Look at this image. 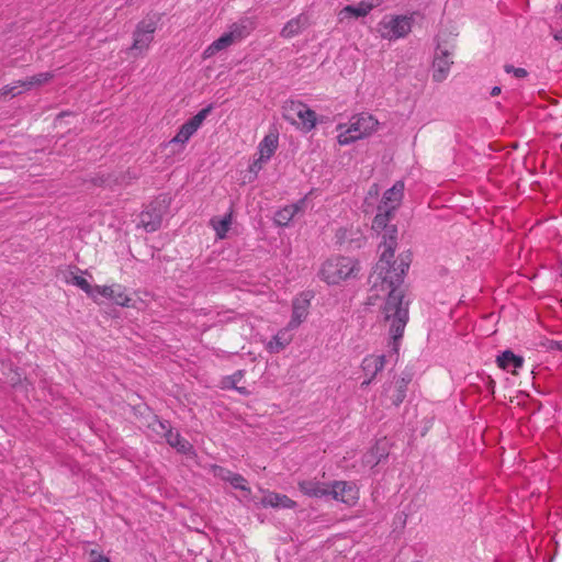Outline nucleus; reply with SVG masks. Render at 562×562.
<instances>
[{
    "label": "nucleus",
    "mask_w": 562,
    "mask_h": 562,
    "mask_svg": "<svg viewBox=\"0 0 562 562\" xmlns=\"http://www.w3.org/2000/svg\"><path fill=\"white\" fill-rule=\"evenodd\" d=\"M155 30L156 26L153 22H139L134 32V42L131 49L139 53L147 50L154 40Z\"/></svg>",
    "instance_id": "9d476101"
},
{
    "label": "nucleus",
    "mask_w": 562,
    "mask_h": 562,
    "mask_svg": "<svg viewBox=\"0 0 562 562\" xmlns=\"http://www.w3.org/2000/svg\"><path fill=\"white\" fill-rule=\"evenodd\" d=\"M23 92H24L23 89L19 85V80H16L10 85H5L2 88H0V98L8 97V95H10L11 98H14V97L22 94Z\"/></svg>",
    "instance_id": "7c9ffc66"
},
{
    "label": "nucleus",
    "mask_w": 562,
    "mask_h": 562,
    "mask_svg": "<svg viewBox=\"0 0 562 562\" xmlns=\"http://www.w3.org/2000/svg\"><path fill=\"white\" fill-rule=\"evenodd\" d=\"M504 70L507 74H513L516 78H525L528 76V71L525 68H516L513 65L506 64Z\"/></svg>",
    "instance_id": "f704fd0d"
},
{
    "label": "nucleus",
    "mask_w": 562,
    "mask_h": 562,
    "mask_svg": "<svg viewBox=\"0 0 562 562\" xmlns=\"http://www.w3.org/2000/svg\"><path fill=\"white\" fill-rule=\"evenodd\" d=\"M411 382V378H401L395 382V393L391 396L392 403L398 406L403 403L406 397L407 386Z\"/></svg>",
    "instance_id": "c756f323"
},
{
    "label": "nucleus",
    "mask_w": 562,
    "mask_h": 562,
    "mask_svg": "<svg viewBox=\"0 0 562 562\" xmlns=\"http://www.w3.org/2000/svg\"><path fill=\"white\" fill-rule=\"evenodd\" d=\"M261 505L263 507H271V508H295L296 502L291 499L289 496L271 491H265L263 496L260 501Z\"/></svg>",
    "instance_id": "f3484780"
},
{
    "label": "nucleus",
    "mask_w": 562,
    "mask_h": 562,
    "mask_svg": "<svg viewBox=\"0 0 562 562\" xmlns=\"http://www.w3.org/2000/svg\"><path fill=\"white\" fill-rule=\"evenodd\" d=\"M211 112V106L202 109L178 131V143H186L201 127L202 123Z\"/></svg>",
    "instance_id": "ddd939ff"
},
{
    "label": "nucleus",
    "mask_w": 562,
    "mask_h": 562,
    "mask_svg": "<svg viewBox=\"0 0 562 562\" xmlns=\"http://www.w3.org/2000/svg\"><path fill=\"white\" fill-rule=\"evenodd\" d=\"M183 453L187 456L188 459L194 460L195 452L193 450L192 445L187 440H181L178 437V453Z\"/></svg>",
    "instance_id": "473e14b6"
},
{
    "label": "nucleus",
    "mask_w": 562,
    "mask_h": 562,
    "mask_svg": "<svg viewBox=\"0 0 562 562\" xmlns=\"http://www.w3.org/2000/svg\"><path fill=\"white\" fill-rule=\"evenodd\" d=\"M209 562H211V561H209Z\"/></svg>",
    "instance_id": "a19ab883"
},
{
    "label": "nucleus",
    "mask_w": 562,
    "mask_h": 562,
    "mask_svg": "<svg viewBox=\"0 0 562 562\" xmlns=\"http://www.w3.org/2000/svg\"><path fill=\"white\" fill-rule=\"evenodd\" d=\"M306 24H307V16L300 14V15L289 20L284 24V26L282 27V30L280 32V35L286 40L292 38V37L299 35L304 30Z\"/></svg>",
    "instance_id": "6ab92c4d"
},
{
    "label": "nucleus",
    "mask_w": 562,
    "mask_h": 562,
    "mask_svg": "<svg viewBox=\"0 0 562 562\" xmlns=\"http://www.w3.org/2000/svg\"><path fill=\"white\" fill-rule=\"evenodd\" d=\"M451 49L452 46H441L438 45L436 56L432 63V75L431 78L435 82H442L447 79L451 65L453 64L451 59Z\"/></svg>",
    "instance_id": "0eeeda50"
},
{
    "label": "nucleus",
    "mask_w": 562,
    "mask_h": 562,
    "mask_svg": "<svg viewBox=\"0 0 562 562\" xmlns=\"http://www.w3.org/2000/svg\"><path fill=\"white\" fill-rule=\"evenodd\" d=\"M244 375V371L238 370L234 372L232 375L225 376L221 382L222 389H234L241 395H249L250 392L247 390V387L238 385L243 381Z\"/></svg>",
    "instance_id": "393cba45"
},
{
    "label": "nucleus",
    "mask_w": 562,
    "mask_h": 562,
    "mask_svg": "<svg viewBox=\"0 0 562 562\" xmlns=\"http://www.w3.org/2000/svg\"><path fill=\"white\" fill-rule=\"evenodd\" d=\"M328 496L335 502L342 503L348 507H353L359 502L360 488L353 481L335 480L329 482Z\"/></svg>",
    "instance_id": "423d86ee"
},
{
    "label": "nucleus",
    "mask_w": 562,
    "mask_h": 562,
    "mask_svg": "<svg viewBox=\"0 0 562 562\" xmlns=\"http://www.w3.org/2000/svg\"><path fill=\"white\" fill-rule=\"evenodd\" d=\"M389 452L386 450L385 443L378 442L373 446L370 451L364 456L363 462L370 467H375L382 460L386 459Z\"/></svg>",
    "instance_id": "a878e982"
},
{
    "label": "nucleus",
    "mask_w": 562,
    "mask_h": 562,
    "mask_svg": "<svg viewBox=\"0 0 562 562\" xmlns=\"http://www.w3.org/2000/svg\"><path fill=\"white\" fill-rule=\"evenodd\" d=\"M413 14H386L376 25L380 37L386 41L405 38L413 29Z\"/></svg>",
    "instance_id": "20e7f679"
},
{
    "label": "nucleus",
    "mask_w": 562,
    "mask_h": 562,
    "mask_svg": "<svg viewBox=\"0 0 562 562\" xmlns=\"http://www.w3.org/2000/svg\"><path fill=\"white\" fill-rule=\"evenodd\" d=\"M278 148V136L268 134L258 145L259 157L250 166V171L257 172L262 168V164L268 161Z\"/></svg>",
    "instance_id": "1a4fd4ad"
},
{
    "label": "nucleus",
    "mask_w": 562,
    "mask_h": 562,
    "mask_svg": "<svg viewBox=\"0 0 562 562\" xmlns=\"http://www.w3.org/2000/svg\"><path fill=\"white\" fill-rule=\"evenodd\" d=\"M233 44H235V42L226 33H223L217 40H215L205 48L203 56L204 58L212 57L218 52L232 46Z\"/></svg>",
    "instance_id": "bb28decb"
},
{
    "label": "nucleus",
    "mask_w": 562,
    "mask_h": 562,
    "mask_svg": "<svg viewBox=\"0 0 562 562\" xmlns=\"http://www.w3.org/2000/svg\"><path fill=\"white\" fill-rule=\"evenodd\" d=\"M373 380H374V379L366 378V379L363 380V382L361 383V387H367V386H369V385L372 383V381H373Z\"/></svg>",
    "instance_id": "58836bf2"
},
{
    "label": "nucleus",
    "mask_w": 562,
    "mask_h": 562,
    "mask_svg": "<svg viewBox=\"0 0 562 562\" xmlns=\"http://www.w3.org/2000/svg\"><path fill=\"white\" fill-rule=\"evenodd\" d=\"M136 173L130 171L121 172L120 175H109L106 177H98L93 179V183L102 187H122L131 183L133 179H136Z\"/></svg>",
    "instance_id": "a211bd4d"
},
{
    "label": "nucleus",
    "mask_w": 562,
    "mask_h": 562,
    "mask_svg": "<svg viewBox=\"0 0 562 562\" xmlns=\"http://www.w3.org/2000/svg\"><path fill=\"white\" fill-rule=\"evenodd\" d=\"M233 222V211L231 210L223 217H213L210 221V225L215 231V235L218 239H224L227 232L231 228Z\"/></svg>",
    "instance_id": "b1692460"
},
{
    "label": "nucleus",
    "mask_w": 562,
    "mask_h": 562,
    "mask_svg": "<svg viewBox=\"0 0 562 562\" xmlns=\"http://www.w3.org/2000/svg\"><path fill=\"white\" fill-rule=\"evenodd\" d=\"M161 225V215L155 210H145L139 215V226L146 232H155Z\"/></svg>",
    "instance_id": "5701e85b"
},
{
    "label": "nucleus",
    "mask_w": 562,
    "mask_h": 562,
    "mask_svg": "<svg viewBox=\"0 0 562 562\" xmlns=\"http://www.w3.org/2000/svg\"><path fill=\"white\" fill-rule=\"evenodd\" d=\"M499 93H501L499 87H494L491 91V95H493V97L498 95Z\"/></svg>",
    "instance_id": "ea45409f"
},
{
    "label": "nucleus",
    "mask_w": 562,
    "mask_h": 562,
    "mask_svg": "<svg viewBox=\"0 0 562 562\" xmlns=\"http://www.w3.org/2000/svg\"><path fill=\"white\" fill-rule=\"evenodd\" d=\"M95 295H101L112 300L120 306H130L131 297L126 294L125 288L121 284L114 285H95Z\"/></svg>",
    "instance_id": "4468645a"
},
{
    "label": "nucleus",
    "mask_w": 562,
    "mask_h": 562,
    "mask_svg": "<svg viewBox=\"0 0 562 562\" xmlns=\"http://www.w3.org/2000/svg\"><path fill=\"white\" fill-rule=\"evenodd\" d=\"M299 491L307 497L323 498L329 493V482L319 481L317 477L304 479L297 482Z\"/></svg>",
    "instance_id": "9b49d317"
},
{
    "label": "nucleus",
    "mask_w": 562,
    "mask_h": 562,
    "mask_svg": "<svg viewBox=\"0 0 562 562\" xmlns=\"http://www.w3.org/2000/svg\"><path fill=\"white\" fill-rule=\"evenodd\" d=\"M54 77L55 74L53 71L40 72L25 79H20L19 85L23 91H30L33 88H37L49 82Z\"/></svg>",
    "instance_id": "4be33fe9"
},
{
    "label": "nucleus",
    "mask_w": 562,
    "mask_h": 562,
    "mask_svg": "<svg viewBox=\"0 0 562 562\" xmlns=\"http://www.w3.org/2000/svg\"><path fill=\"white\" fill-rule=\"evenodd\" d=\"M67 283L78 286L88 296L95 300V286H92L87 279L82 276H78L74 272L69 273V277L66 279Z\"/></svg>",
    "instance_id": "c85d7f7f"
},
{
    "label": "nucleus",
    "mask_w": 562,
    "mask_h": 562,
    "mask_svg": "<svg viewBox=\"0 0 562 562\" xmlns=\"http://www.w3.org/2000/svg\"><path fill=\"white\" fill-rule=\"evenodd\" d=\"M256 29V21L252 18L244 16L232 23L225 32L235 43H238L249 36Z\"/></svg>",
    "instance_id": "2eb2a0df"
},
{
    "label": "nucleus",
    "mask_w": 562,
    "mask_h": 562,
    "mask_svg": "<svg viewBox=\"0 0 562 562\" xmlns=\"http://www.w3.org/2000/svg\"><path fill=\"white\" fill-rule=\"evenodd\" d=\"M379 122L370 114H359L351 117L349 124H339L337 131L338 144L340 146L349 145L356 140L362 139L378 130Z\"/></svg>",
    "instance_id": "7ed1b4c3"
},
{
    "label": "nucleus",
    "mask_w": 562,
    "mask_h": 562,
    "mask_svg": "<svg viewBox=\"0 0 562 562\" xmlns=\"http://www.w3.org/2000/svg\"><path fill=\"white\" fill-rule=\"evenodd\" d=\"M284 119L305 133L316 125V113L300 101H290L284 106Z\"/></svg>",
    "instance_id": "39448f33"
},
{
    "label": "nucleus",
    "mask_w": 562,
    "mask_h": 562,
    "mask_svg": "<svg viewBox=\"0 0 562 562\" xmlns=\"http://www.w3.org/2000/svg\"><path fill=\"white\" fill-rule=\"evenodd\" d=\"M386 359L384 355H368L361 361V371L364 378L375 379V376L384 369Z\"/></svg>",
    "instance_id": "dca6fc26"
},
{
    "label": "nucleus",
    "mask_w": 562,
    "mask_h": 562,
    "mask_svg": "<svg viewBox=\"0 0 562 562\" xmlns=\"http://www.w3.org/2000/svg\"><path fill=\"white\" fill-rule=\"evenodd\" d=\"M229 483L236 490L247 492L248 494L251 493V490L248 486L247 480L238 473L233 474V476L229 480Z\"/></svg>",
    "instance_id": "2f4dec72"
},
{
    "label": "nucleus",
    "mask_w": 562,
    "mask_h": 562,
    "mask_svg": "<svg viewBox=\"0 0 562 562\" xmlns=\"http://www.w3.org/2000/svg\"><path fill=\"white\" fill-rule=\"evenodd\" d=\"M288 327L279 330L272 339L266 345V349L270 353H279L292 341V335L288 333Z\"/></svg>",
    "instance_id": "aec40b11"
},
{
    "label": "nucleus",
    "mask_w": 562,
    "mask_h": 562,
    "mask_svg": "<svg viewBox=\"0 0 562 562\" xmlns=\"http://www.w3.org/2000/svg\"><path fill=\"white\" fill-rule=\"evenodd\" d=\"M382 2L383 0H361L356 5H346L339 11L338 19L344 21L351 18H366L373 9L380 7Z\"/></svg>",
    "instance_id": "6e6552de"
},
{
    "label": "nucleus",
    "mask_w": 562,
    "mask_h": 562,
    "mask_svg": "<svg viewBox=\"0 0 562 562\" xmlns=\"http://www.w3.org/2000/svg\"><path fill=\"white\" fill-rule=\"evenodd\" d=\"M310 296L302 293L292 302V316L288 323V329L297 328L307 317L310 310Z\"/></svg>",
    "instance_id": "f8f14e48"
},
{
    "label": "nucleus",
    "mask_w": 562,
    "mask_h": 562,
    "mask_svg": "<svg viewBox=\"0 0 562 562\" xmlns=\"http://www.w3.org/2000/svg\"><path fill=\"white\" fill-rule=\"evenodd\" d=\"M498 367L502 369H510L514 368L513 373H516V369L521 368L524 364V359L521 357L516 356L512 351L507 350L502 353L497 358Z\"/></svg>",
    "instance_id": "cd10ccee"
},
{
    "label": "nucleus",
    "mask_w": 562,
    "mask_h": 562,
    "mask_svg": "<svg viewBox=\"0 0 562 562\" xmlns=\"http://www.w3.org/2000/svg\"><path fill=\"white\" fill-rule=\"evenodd\" d=\"M404 196V183L397 181L386 190L378 205V212L372 221V229L380 233L385 231L381 243L382 252L369 281L372 285V296L386 294V302L382 314L384 322L390 325V334L394 340L403 336L408 321L407 303H404V292L401 288L403 277L409 267L411 256L401 258L400 262L392 261L396 248L397 229L389 226L394 217L395 211L400 207Z\"/></svg>",
    "instance_id": "f257e3e1"
},
{
    "label": "nucleus",
    "mask_w": 562,
    "mask_h": 562,
    "mask_svg": "<svg viewBox=\"0 0 562 562\" xmlns=\"http://www.w3.org/2000/svg\"><path fill=\"white\" fill-rule=\"evenodd\" d=\"M90 562H111L108 557L98 550H91L89 552Z\"/></svg>",
    "instance_id": "c9c22d12"
},
{
    "label": "nucleus",
    "mask_w": 562,
    "mask_h": 562,
    "mask_svg": "<svg viewBox=\"0 0 562 562\" xmlns=\"http://www.w3.org/2000/svg\"><path fill=\"white\" fill-rule=\"evenodd\" d=\"M549 349H557L562 351V341L550 340L547 346Z\"/></svg>",
    "instance_id": "e433bc0d"
},
{
    "label": "nucleus",
    "mask_w": 562,
    "mask_h": 562,
    "mask_svg": "<svg viewBox=\"0 0 562 562\" xmlns=\"http://www.w3.org/2000/svg\"><path fill=\"white\" fill-rule=\"evenodd\" d=\"M211 472L213 473V475L215 477H218V479H221L223 481H227V482H229L231 477L234 474V472H232L231 470L220 467V465H212Z\"/></svg>",
    "instance_id": "72a5a7b5"
},
{
    "label": "nucleus",
    "mask_w": 562,
    "mask_h": 562,
    "mask_svg": "<svg viewBox=\"0 0 562 562\" xmlns=\"http://www.w3.org/2000/svg\"><path fill=\"white\" fill-rule=\"evenodd\" d=\"M359 270V263L356 259L346 256H333L322 263L318 276L325 283L336 285L356 277Z\"/></svg>",
    "instance_id": "f03ea898"
},
{
    "label": "nucleus",
    "mask_w": 562,
    "mask_h": 562,
    "mask_svg": "<svg viewBox=\"0 0 562 562\" xmlns=\"http://www.w3.org/2000/svg\"><path fill=\"white\" fill-rule=\"evenodd\" d=\"M379 194L376 184L372 186L369 190V195L376 196Z\"/></svg>",
    "instance_id": "4c0bfd02"
},
{
    "label": "nucleus",
    "mask_w": 562,
    "mask_h": 562,
    "mask_svg": "<svg viewBox=\"0 0 562 562\" xmlns=\"http://www.w3.org/2000/svg\"><path fill=\"white\" fill-rule=\"evenodd\" d=\"M304 201L282 207L274 214V223L278 226H286L293 217L302 210Z\"/></svg>",
    "instance_id": "412c9836"
}]
</instances>
